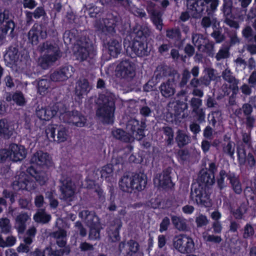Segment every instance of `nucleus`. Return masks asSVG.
<instances>
[{
	"instance_id": "obj_1",
	"label": "nucleus",
	"mask_w": 256,
	"mask_h": 256,
	"mask_svg": "<svg viewBox=\"0 0 256 256\" xmlns=\"http://www.w3.org/2000/svg\"><path fill=\"white\" fill-rule=\"evenodd\" d=\"M148 32V29L146 26H142L137 24L134 28L133 34L136 36L134 40L132 43L126 40L124 41V47L128 55L131 57L147 55V47L144 42Z\"/></svg>"
},
{
	"instance_id": "obj_2",
	"label": "nucleus",
	"mask_w": 256,
	"mask_h": 256,
	"mask_svg": "<svg viewBox=\"0 0 256 256\" xmlns=\"http://www.w3.org/2000/svg\"><path fill=\"white\" fill-rule=\"evenodd\" d=\"M30 162L32 165L26 170L27 173L40 185L44 184L48 180V174L43 171H38L34 167L49 166L52 163L50 156L47 152L38 150L32 154Z\"/></svg>"
},
{
	"instance_id": "obj_3",
	"label": "nucleus",
	"mask_w": 256,
	"mask_h": 256,
	"mask_svg": "<svg viewBox=\"0 0 256 256\" xmlns=\"http://www.w3.org/2000/svg\"><path fill=\"white\" fill-rule=\"evenodd\" d=\"M116 97L110 92L100 95L96 103L99 108L96 111V115L104 122L110 124L114 121L115 110L114 102Z\"/></svg>"
},
{
	"instance_id": "obj_4",
	"label": "nucleus",
	"mask_w": 256,
	"mask_h": 256,
	"mask_svg": "<svg viewBox=\"0 0 256 256\" xmlns=\"http://www.w3.org/2000/svg\"><path fill=\"white\" fill-rule=\"evenodd\" d=\"M126 133L120 129H116L112 131V135L117 139L125 142H132L134 139L142 140L144 136V129L139 122L132 119L130 120L126 125Z\"/></svg>"
},
{
	"instance_id": "obj_5",
	"label": "nucleus",
	"mask_w": 256,
	"mask_h": 256,
	"mask_svg": "<svg viewBox=\"0 0 256 256\" xmlns=\"http://www.w3.org/2000/svg\"><path fill=\"white\" fill-rule=\"evenodd\" d=\"M146 184L145 176L130 174L124 175L119 181L120 188L124 192H131L134 190L140 191Z\"/></svg>"
},
{
	"instance_id": "obj_6",
	"label": "nucleus",
	"mask_w": 256,
	"mask_h": 256,
	"mask_svg": "<svg viewBox=\"0 0 256 256\" xmlns=\"http://www.w3.org/2000/svg\"><path fill=\"white\" fill-rule=\"evenodd\" d=\"M40 50L44 56L39 58L38 64L44 69L48 68L60 56L58 45L52 42L44 43L40 48Z\"/></svg>"
},
{
	"instance_id": "obj_7",
	"label": "nucleus",
	"mask_w": 256,
	"mask_h": 256,
	"mask_svg": "<svg viewBox=\"0 0 256 256\" xmlns=\"http://www.w3.org/2000/svg\"><path fill=\"white\" fill-rule=\"evenodd\" d=\"M27 155L26 148L22 145L15 144H10L8 148L0 150V160L4 162L9 159L14 162L21 161L25 158Z\"/></svg>"
},
{
	"instance_id": "obj_8",
	"label": "nucleus",
	"mask_w": 256,
	"mask_h": 256,
	"mask_svg": "<svg viewBox=\"0 0 256 256\" xmlns=\"http://www.w3.org/2000/svg\"><path fill=\"white\" fill-rule=\"evenodd\" d=\"M82 218H84L85 223L90 228L89 238L90 240H96L100 238V230L102 228L98 217L94 212L87 210L82 211L80 214Z\"/></svg>"
},
{
	"instance_id": "obj_9",
	"label": "nucleus",
	"mask_w": 256,
	"mask_h": 256,
	"mask_svg": "<svg viewBox=\"0 0 256 256\" xmlns=\"http://www.w3.org/2000/svg\"><path fill=\"white\" fill-rule=\"evenodd\" d=\"M190 198L198 204L204 206L210 205L209 196L206 192V188L198 183H194L192 186Z\"/></svg>"
},
{
	"instance_id": "obj_10",
	"label": "nucleus",
	"mask_w": 256,
	"mask_h": 256,
	"mask_svg": "<svg viewBox=\"0 0 256 256\" xmlns=\"http://www.w3.org/2000/svg\"><path fill=\"white\" fill-rule=\"evenodd\" d=\"M174 247L182 254L190 252L194 249L193 240L188 236L180 234L175 236L173 240Z\"/></svg>"
},
{
	"instance_id": "obj_11",
	"label": "nucleus",
	"mask_w": 256,
	"mask_h": 256,
	"mask_svg": "<svg viewBox=\"0 0 256 256\" xmlns=\"http://www.w3.org/2000/svg\"><path fill=\"white\" fill-rule=\"evenodd\" d=\"M93 50L92 44L88 41L84 42L80 40L74 46V56L76 60L83 61L86 60Z\"/></svg>"
},
{
	"instance_id": "obj_12",
	"label": "nucleus",
	"mask_w": 256,
	"mask_h": 256,
	"mask_svg": "<svg viewBox=\"0 0 256 256\" xmlns=\"http://www.w3.org/2000/svg\"><path fill=\"white\" fill-rule=\"evenodd\" d=\"M56 130H57V142H64L69 138L68 130L63 126H58L57 124L48 126L46 130L47 137L54 139Z\"/></svg>"
},
{
	"instance_id": "obj_13",
	"label": "nucleus",
	"mask_w": 256,
	"mask_h": 256,
	"mask_svg": "<svg viewBox=\"0 0 256 256\" xmlns=\"http://www.w3.org/2000/svg\"><path fill=\"white\" fill-rule=\"evenodd\" d=\"M35 182L32 180L30 176L24 172H20L13 183L14 188L16 190L22 189L30 190L35 188Z\"/></svg>"
},
{
	"instance_id": "obj_14",
	"label": "nucleus",
	"mask_w": 256,
	"mask_h": 256,
	"mask_svg": "<svg viewBox=\"0 0 256 256\" xmlns=\"http://www.w3.org/2000/svg\"><path fill=\"white\" fill-rule=\"evenodd\" d=\"M60 114V118L64 122L72 124L78 127L84 126L86 119L84 116L79 114L77 111L68 112L62 113L61 110H58Z\"/></svg>"
},
{
	"instance_id": "obj_15",
	"label": "nucleus",
	"mask_w": 256,
	"mask_h": 256,
	"mask_svg": "<svg viewBox=\"0 0 256 256\" xmlns=\"http://www.w3.org/2000/svg\"><path fill=\"white\" fill-rule=\"evenodd\" d=\"M14 28V22L9 20L8 11L6 10L3 12L0 11V31L1 32L0 40H2L5 38L8 31L11 34Z\"/></svg>"
},
{
	"instance_id": "obj_16",
	"label": "nucleus",
	"mask_w": 256,
	"mask_h": 256,
	"mask_svg": "<svg viewBox=\"0 0 256 256\" xmlns=\"http://www.w3.org/2000/svg\"><path fill=\"white\" fill-rule=\"evenodd\" d=\"M134 72V63L128 60L120 62L117 66L116 70V76L122 78L131 77Z\"/></svg>"
},
{
	"instance_id": "obj_17",
	"label": "nucleus",
	"mask_w": 256,
	"mask_h": 256,
	"mask_svg": "<svg viewBox=\"0 0 256 256\" xmlns=\"http://www.w3.org/2000/svg\"><path fill=\"white\" fill-rule=\"evenodd\" d=\"M46 28L40 24H35L30 30L28 34V40L33 45H36L40 38L46 36Z\"/></svg>"
},
{
	"instance_id": "obj_18",
	"label": "nucleus",
	"mask_w": 256,
	"mask_h": 256,
	"mask_svg": "<svg viewBox=\"0 0 256 256\" xmlns=\"http://www.w3.org/2000/svg\"><path fill=\"white\" fill-rule=\"evenodd\" d=\"M188 11L182 14L180 19L185 22L187 20L190 16L197 18L200 16V14L204 10L198 6V4L194 0H188L187 3Z\"/></svg>"
},
{
	"instance_id": "obj_19",
	"label": "nucleus",
	"mask_w": 256,
	"mask_h": 256,
	"mask_svg": "<svg viewBox=\"0 0 256 256\" xmlns=\"http://www.w3.org/2000/svg\"><path fill=\"white\" fill-rule=\"evenodd\" d=\"M108 19L104 20L100 22V24L96 22L95 26L101 30L106 34H112L115 32V28L118 21L117 18L113 16H110Z\"/></svg>"
},
{
	"instance_id": "obj_20",
	"label": "nucleus",
	"mask_w": 256,
	"mask_h": 256,
	"mask_svg": "<svg viewBox=\"0 0 256 256\" xmlns=\"http://www.w3.org/2000/svg\"><path fill=\"white\" fill-rule=\"evenodd\" d=\"M147 10L148 12L150 14L151 19L154 24L156 26V28L161 30L162 28L161 13L157 10V8L152 2L148 4Z\"/></svg>"
},
{
	"instance_id": "obj_21",
	"label": "nucleus",
	"mask_w": 256,
	"mask_h": 256,
	"mask_svg": "<svg viewBox=\"0 0 256 256\" xmlns=\"http://www.w3.org/2000/svg\"><path fill=\"white\" fill-rule=\"evenodd\" d=\"M223 6L224 14L226 16L225 22L226 24L230 27L236 28H238V24L236 22L231 19L232 18L231 14L232 2L231 0H224Z\"/></svg>"
},
{
	"instance_id": "obj_22",
	"label": "nucleus",
	"mask_w": 256,
	"mask_h": 256,
	"mask_svg": "<svg viewBox=\"0 0 256 256\" xmlns=\"http://www.w3.org/2000/svg\"><path fill=\"white\" fill-rule=\"evenodd\" d=\"M54 246L46 248L44 251H41L39 249H36L33 253L34 256H62L64 252L68 254L70 252L69 248H66V251L64 250H54Z\"/></svg>"
},
{
	"instance_id": "obj_23",
	"label": "nucleus",
	"mask_w": 256,
	"mask_h": 256,
	"mask_svg": "<svg viewBox=\"0 0 256 256\" xmlns=\"http://www.w3.org/2000/svg\"><path fill=\"white\" fill-rule=\"evenodd\" d=\"M215 169V164L212 162L209 164L210 172L208 173L204 170L200 172L199 180L204 183L206 186H210L214 182V172Z\"/></svg>"
},
{
	"instance_id": "obj_24",
	"label": "nucleus",
	"mask_w": 256,
	"mask_h": 256,
	"mask_svg": "<svg viewBox=\"0 0 256 256\" xmlns=\"http://www.w3.org/2000/svg\"><path fill=\"white\" fill-rule=\"evenodd\" d=\"M154 182L156 186L164 188L172 186L171 180L168 172H164L162 174H156L154 178Z\"/></svg>"
},
{
	"instance_id": "obj_25",
	"label": "nucleus",
	"mask_w": 256,
	"mask_h": 256,
	"mask_svg": "<svg viewBox=\"0 0 256 256\" xmlns=\"http://www.w3.org/2000/svg\"><path fill=\"white\" fill-rule=\"evenodd\" d=\"M14 130V124L6 120H0V136L5 138L11 136Z\"/></svg>"
},
{
	"instance_id": "obj_26",
	"label": "nucleus",
	"mask_w": 256,
	"mask_h": 256,
	"mask_svg": "<svg viewBox=\"0 0 256 256\" xmlns=\"http://www.w3.org/2000/svg\"><path fill=\"white\" fill-rule=\"evenodd\" d=\"M61 187L62 198L69 201L72 200V196L74 194V188L72 182L69 180H62Z\"/></svg>"
},
{
	"instance_id": "obj_27",
	"label": "nucleus",
	"mask_w": 256,
	"mask_h": 256,
	"mask_svg": "<svg viewBox=\"0 0 256 256\" xmlns=\"http://www.w3.org/2000/svg\"><path fill=\"white\" fill-rule=\"evenodd\" d=\"M72 68L70 66H66L62 69L54 72L51 75V79L53 81H64L67 80L70 76V70H72Z\"/></svg>"
},
{
	"instance_id": "obj_28",
	"label": "nucleus",
	"mask_w": 256,
	"mask_h": 256,
	"mask_svg": "<svg viewBox=\"0 0 256 256\" xmlns=\"http://www.w3.org/2000/svg\"><path fill=\"white\" fill-rule=\"evenodd\" d=\"M238 154L240 164H244L247 162L250 166H254L256 160L251 154H248L246 156L245 150L242 148H238Z\"/></svg>"
},
{
	"instance_id": "obj_29",
	"label": "nucleus",
	"mask_w": 256,
	"mask_h": 256,
	"mask_svg": "<svg viewBox=\"0 0 256 256\" xmlns=\"http://www.w3.org/2000/svg\"><path fill=\"white\" fill-rule=\"evenodd\" d=\"M90 89L88 82L86 79L78 80L76 86V93L78 96L86 95Z\"/></svg>"
},
{
	"instance_id": "obj_30",
	"label": "nucleus",
	"mask_w": 256,
	"mask_h": 256,
	"mask_svg": "<svg viewBox=\"0 0 256 256\" xmlns=\"http://www.w3.org/2000/svg\"><path fill=\"white\" fill-rule=\"evenodd\" d=\"M18 58V50L15 47H10L4 56L6 62L10 64L17 65Z\"/></svg>"
},
{
	"instance_id": "obj_31",
	"label": "nucleus",
	"mask_w": 256,
	"mask_h": 256,
	"mask_svg": "<svg viewBox=\"0 0 256 256\" xmlns=\"http://www.w3.org/2000/svg\"><path fill=\"white\" fill-rule=\"evenodd\" d=\"M30 216L26 213L20 214L16 219L15 227L18 232L22 233L26 227V222L30 219Z\"/></svg>"
},
{
	"instance_id": "obj_32",
	"label": "nucleus",
	"mask_w": 256,
	"mask_h": 256,
	"mask_svg": "<svg viewBox=\"0 0 256 256\" xmlns=\"http://www.w3.org/2000/svg\"><path fill=\"white\" fill-rule=\"evenodd\" d=\"M58 112L55 110H52L50 108H42L36 110V115L42 120H48L56 114Z\"/></svg>"
},
{
	"instance_id": "obj_33",
	"label": "nucleus",
	"mask_w": 256,
	"mask_h": 256,
	"mask_svg": "<svg viewBox=\"0 0 256 256\" xmlns=\"http://www.w3.org/2000/svg\"><path fill=\"white\" fill-rule=\"evenodd\" d=\"M160 92L166 98L172 96L175 92L174 80H168L166 83L162 84L160 86Z\"/></svg>"
},
{
	"instance_id": "obj_34",
	"label": "nucleus",
	"mask_w": 256,
	"mask_h": 256,
	"mask_svg": "<svg viewBox=\"0 0 256 256\" xmlns=\"http://www.w3.org/2000/svg\"><path fill=\"white\" fill-rule=\"evenodd\" d=\"M108 52L113 58L116 57L122 50L121 44L118 41L112 40L108 43Z\"/></svg>"
},
{
	"instance_id": "obj_35",
	"label": "nucleus",
	"mask_w": 256,
	"mask_h": 256,
	"mask_svg": "<svg viewBox=\"0 0 256 256\" xmlns=\"http://www.w3.org/2000/svg\"><path fill=\"white\" fill-rule=\"evenodd\" d=\"M122 226V222L120 220H116L114 226L110 228L108 234L112 241L114 242L118 240L119 232L118 230Z\"/></svg>"
},
{
	"instance_id": "obj_36",
	"label": "nucleus",
	"mask_w": 256,
	"mask_h": 256,
	"mask_svg": "<svg viewBox=\"0 0 256 256\" xmlns=\"http://www.w3.org/2000/svg\"><path fill=\"white\" fill-rule=\"evenodd\" d=\"M34 220L38 223L46 224L51 219L50 214H46L44 210H39L33 216Z\"/></svg>"
},
{
	"instance_id": "obj_37",
	"label": "nucleus",
	"mask_w": 256,
	"mask_h": 256,
	"mask_svg": "<svg viewBox=\"0 0 256 256\" xmlns=\"http://www.w3.org/2000/svg\"><path fill=\"white\" fill-rule=\"evenodd\" d=\"M192 40L194 44L199 50L202 49V50H204V48L206 46L208 42V40L200 34H194L192 37Z\"/></svg>"
},
{
	"instance_id": "obj_38",
	"label": "nucleus",
	"mask_w": 256,
	"mask_h": 256,
	"mask_svg": "<svg viewBox=\"0 0 256 256\" xmlns=\"http://www.w3.org/2000/svg\"><path fill=\"white\" fill-rule=\"evenodd\" d=\"M54 236L56 238V242L60 247H63L66 243V232L63 230H59L54 233Z\"/></svg>"
},
{
	"instance_id": "obj_39",
	"label": "nucleus",
	"mask_w": 256,
	"mask_h": 256,
	"mask_svg": "<svg viewBox=\"0 0 256 256\" xmlns=\"http://www.w3.org/2000/svg\"><path fill=\"white\" fill-rule=\"evenodd\" d=\"M172 220L176 228L178 230H183L186 228V226L184 220L176 216H172Z\"/></svg>"
},
{
	"instance_id": "obj_40",
	"label": "nucleus",
	"mask_w": 256,
	"mask_h": 256,
	"mask_svg": "<svg viewBox=\"0 0 256 256\" xmlns=\"http://www.w3.org/2000/svg\"><path fill=\"white\" fill-rule=\"evenodd\" d=\"M204 75L201 80L202 82L206 86L209 84L210 81L214 78V70L211 68H206L204 72Z\"/></svg>"
},
{
	"instance_id": "obj_41",
	"label": "nucleus",
	"mask_w": 256,
	"mask_h": 256,
	"mask_svg": "<svg viewBox=\"0 0 256 256\" xmlns=\"http://www.w3.org/2000/svg\"><path fill=\"white\" fill-rule=\"evenodd\" d=\"M176 140L180 146H184L189 142L190 139L184 132L181 130L178 132Z\"/></svg>"
},
{
	"instance_id": "obj_42",
	"label": "nucleus",
	"mask_w": 256,
	"mask_h": 256,
	"mask_svg": "<svg viewBox=\"0 0 256 256\" xmlns=\"http://www.w3.org/2000/svg\"><path fill=\"white\" fill-rule=\"evenodd\" d=\"M50 86V82L46 79L40 80L38 82V90L40 94H44Z\"/></svg>"
},
{
	"instance_id": "obj_43",
	"label": "nucleus",
	"mask_w": 256,
	"mask_h": 256,
	"mask_svg": "<svg viewBox=\"0 0 256 256\" xmlns=\"http://www.w3.org/2000/svg\"><path fill=\"white\" fill-rule=\"evenodd\" d=\"M113 169L112 164H108L104 166L100 170L102 178L106 179L112 176Z\"/></svg>"
},
{
	"instance_id": "obj_44",
	"label": "nucleus",
	"mask_w": 256,
	"mask_h": 256,
	"mask_svg": "<svg viewBox=\"0 0 256 256\" xmlns=\"http://www.w3.org/2000/svg\"><path fill=\"white\" fill-rule=\"evenodd\" d=\"M218 5V0H204L202 6L206 7L207 10H215Z\"/></svg>"
},
{
	"instance_id": "obj_45",
	"label": "nucleus",
	"mask_w": 256,
	"mask_h": 256,
	"mask_svg": "<svg viewBox=\"0 0 256 256\" xmlns=\"http://www.w3.org/2000/svg\"><path fill=\"white\" fill-rule=\"evenodd\" d=\"M12 99L17 105L23 106L26 103L25 98L21 92H16L12 96Z\"/></svg>"
},
{
	"instance_id": "obj_46",
	"label": "nucleus",
	"mask_w": 256,
	"mask_h": 256,
	"mask_svg": "<svg viewBox=\"0 0 256 256\" xmlns=\"http://www.w3.org/2000/svg\"><path fill=\"white\" fill-rule=\"evenodd\" d=\"M36 232V228L34 227L30 228L26 232V236L24 239L26 244H30L32 242V238L34 236Z\"/></svg>"
},
{
	"instance_id": "obj_47",
	"label": "nucleus",
	"mask_w": 256,
	"mask_h": 256,
	"mask_svg": "<svg viewBox=\"0 0 256 256\" xmlns=\"http://www.w3.org/2000/svg\"><path fill=\"white\" fill-rule=\"evenodd\" d=\"M223 78L230 83L234 85H237L236 80L232 76L230 70L226 69L222 73Z\"/></svg>"
},
{
	"instance_id": "obj_48",
	"label": "nucleus",
	"mask_w": 256,
	"mask_h": 256,
	"mask_svg": "<svg viewBox=\"0 0 256 256\" xmlns=\"http://www.w3.org/2000/svg\"><path fill=\"white\" fill-rule=\"evenodd\" d=\"M202 237L204 240L210 242H220L222 240V238L219 236H214L210 235L208 232H205L202 234Z\"/></svg>"
},
{
	"instance_id": "obj_49",
	"label": "nucleus",
	"mask_w": 256,
	"mask_h": 256,
	"mask_svg": "<svg viewBox=\"0 0 256 256\" xmlns=\"http://www.w3.org/2000/svg\"><path fill=\"white\" fill-rule=\"evenodd\" d=\"M0 228L2 229V232H8L10 228L9 220L6 218L0 219Z\"/></svg>"
},
{
	"instance_id": "obj_50",
	"label": "nucleus",
	"mask_w": 256,
	"mask_h": 256,
	"mask_svg": "<svg viewBox=\"0 0 256 256\" xmlns=\"http://www.w3.org/2000/svg\"><path fill=\"white\" fill-rule=\"evenodd\" d=\"M230 180L235 192L237 194H240L242 191V188L237 178L234 176L232 177H230Z\"/></svg>"
},
{
	"instance_id": "obj_51",
	"label": "nucleus",
	"mask_w": 256,
	"mask_h": 256,
	"mask_svg": "<svg viewBox=\"0 0 256 256\" xmlns=\"http://www.w3.org/2000/svg\"><path fill=\"white\" fill-rule=\"evenodd\" d=\"M196 222L198 226L202 227L206 226L208 224V220L206 216L200 214L196 218Z\"/></svg>"
},
{
	"instance_id": "obj_52",
	"label": "nucleus",
	"mask_w": 256,
	"mask_h": 256,
	"mask_svg": "<svg viewBox=\"0 0 256 256\" xmlns=\"http://www.w3.org/2000/svg\"><path fill=\"white\" fill-rule=\"evenodd\" d=\"M224 152L230 156H233L234 152V143L229 142L224 148Z\"/></svg>"
},
{
	"instance_id": "obj_53",
	"label": "nucleus",
	"mask_w": 256,
	"mask_h": 256,
	"mask_svg": "<svg viewBox=\"0 0 256 256\" xmlns=\"http://www.w3.org/2000/svg\"><path fill=\"white\" fill-rule=\"evenodd\" d=\"M46 198L50 199V206L51 207L55 208L57 206L58 202L54 198V192H48L46 193Z\"/></svg>"
},
{
	"instance_id": "obj_54",
	"label": "nucleus",
	"mask_w": 256,
	"mask_h": 256,
	"mask_svg": "<svg viewBox=\"0 0 256 256\" xmlns=\"http://www.w3.org/2000/svg\"><path fill=\"white\" fill-rule=\"evenodd\" d=\"M254 234V230L250 224H246L244 228V237L248 238L252 236Z\"/></svg>"
},
{
	"instance_id": "obj_55",
	"label": "nucleus",
	"mask_w": 256,
	"mask_h": 256,
	"mask_svg": "<svg viewBox=\"0 0 256 256\" xmlns=\"http://www.w3.org/2000/svg\"><path fill=\"white\" fill-rule=\"evenodd\" d=\"M129 247L130 252L128 254L132 255V253H135L138 250V244L133 240H130L127 244Z\"/></svg>"
},
{
	"instance_id": "obj_56",
	"label": "nucleus",
	"mask_w": 256,
	"mask_h": 256,
	"mask_svg": "<svg viewBox=\"0 0 256 256\" xmlns=\"http://www.w3.org/2000/svg\"><path fill=\"white\" fill-rule=\"evenodd\" d=\"M22 4L24 8L33 9L37 4L34 0H23Z\"/></svg>"
},
{
	"instance_id": "obj_57",
	"label": "nucleus",
	"mask_w": 256,
	"mask_h": 256,
	"mask_svg": "<svg viewBox=\"0 0 256 256\" xmlns=\"http://www.w3.org/2000/svg\"><path fill=\"white\" fill-rule=\"evenodd\" d=\"M164 132L166 135L168 136V143L170 144L173 141V132L172 129L169 127L165 128L164 129Z\"/></svg>"
},
{
	"instance_id": "obj_58",
	"label": "nucleus",
	"mask_w": 256,
	"mask_h": 256,
	"mask_svg": "<svg viewBox=\"0 0 256 256\" xmlns=\"http://www.w3.org/2000/svg\"><path fill=\"white\" fill-rule=\"evenodd\" d=\"M166 36L170 38H179L180 32L178 30H168L166 32Z\"/></svg>"
},
{
	"instance_id": "obj_59",
	"label": "nucleus",
	"mask_w": 256,
	"mask_h": 256,
	"mask_svg": "<svg viewBox=\"0 0 256 256\" xmlns=\"http://www.w3.org/2000/svg\"><path fill=\"white\" fill-rule=\"evenodd\" d=\"M202 102L200 98H193L191 100V105L193 108V110L196 112L198 108L201 106Z\"/></svg>"
},
{
	"instance_id": "obj_60",
	"label": "nucleus",
	"mask_w": 256,
	"mask_h": 256,
	"mask_svg": "<svg viewBox=\"0 0 256 256\" xmlns=\"http://www.w3.org/2000/svg\"><path fill=\"white\" fill-rule=\"evenodd\" d=\"M170 222L169 218L167 217L164 218L160 224V232H162L166 230L170 224Z\"/></svg>"
},
{
	"instance_id": "obj_61",
	"label": "nucleus",
	"mask_w": 256,
	"mask_h": 256,
	"mask_svg": "<svg viewBox=\"0 0 256 256\" xmlns=\"http://www.w3.org/2000/svg\"><path fill=\"white\" fill-rule=\"evenodd\" d=\"M228 56V50L227 48L220 49L216 54V58L218 60L224 58Z\"/></svg>"
},
{
	"instance_id": "obj_62",
	"label": "nucleus",
	"mask_w": 256,
	"mask_h": 256,
	"mask_svg": "<svg viewBox=\"0 0 256 256\" xmlns=\"http://www.w3.org/2000/svg\"><path fill=\"white\" fill-rule=\"evenodd\" d=\"M100 11V9L99 8L92 6L88 8V13L90 17H94Z\"/></svg>"
},
{
	"instance_id": "obj_63",
	"label": "nucleus",
	"mask_w": 256,
	"mask_h": 256,
	"mask_svg": "<svg viewBox=\"0 0 256 256\" xmlns=\"http://www.w3.org/2000/svg\"><path fill=\"white\" fill-rule=\"evenodd\" d=\"M33 14L35 18H38L44 14V11L42 8L38 7L35 10Z\"/></svg>"
},
{
	"instance_id": "obj_64",
	"label": "nucleus",
	"mask_w": 256,
	"mask_h": 256,
	"mask_svg": "<svg viewBox=\"0 0 256 256\" xmlns=\"http://www.w3.org/2000/svg\"><path fill=\"white\" fill-rule=\"evenodd\" d=\"M16 239L12 236H10L7 238L6 241H5L6 247L11 246H14L16 243Z\"/></svg>"
}]
</instances>
